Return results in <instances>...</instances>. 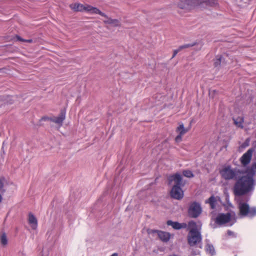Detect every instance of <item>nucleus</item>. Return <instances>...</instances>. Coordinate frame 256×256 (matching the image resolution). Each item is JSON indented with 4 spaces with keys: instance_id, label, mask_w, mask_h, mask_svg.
Instances as JSON below:
<instances>
[{
    "instance_id": "nucleus-9",
    "label": "nucleus",
    "mask_w": 256,
    "mask_h": 256,
    "mask_svg": "<svg viewBox=\"0 0 256 256\" xmlns=\"http://www.w3.org/2000/svg\"><path fill=\"white\" fill-rule=\"evenodd\" d=\"M148 234H156L159 238L163 242H168L170 238V233L161 230H151L149 231Z\"/></svg>"
},
{
    "instance_id": "nucleus-2",
    "label": "nucleus",
    "mask_w": 256,
    "mask_h": 256,
    "mask_svg": "<svg viewBox=\"0 0 256 256\" xmlns=\"http://www.w3.org/2000/svg\"><path fill=\"white\" fill-rule=\"evenodd\" d=\"M202 228L200 222L198 224L194 221L190 222L188 228L190 230L188 236V241L190 246H194L201 243L202 236L200 230Z\"/></svg>"
},
{
    "instance_id": "nucleus-24",
    "label": "nucleus",
    "mask_w": 256,
    "mask_h": 256,
    "mask_svg": "<svg viewBox=\"0 0 256 256\" xmlns=\"http://www.w3.org/2000/svg\"><path fill=\"white\" fill-rule=\"evenodd\" d=\"M192 46H193L192 44H184L182 46H179L178 48L177 49V52H178V51L181 50H182L184 48H189V47H190Z\"/></svg>"
},
{
    "instance_id": "nucleus-28",
    "label": "nucleus",
    "mask_w": 256,
    "mask_h": 256,
    "mask_svg": "<svg viewBox=\"0 0 256 256\" xmlns=\"http://www.w3.org/2000/svg\"><path fill=\"white\" fill-rule=\"evenodd\" d=\"M220 57L218 58L216 60V62H214L215 66H218L220 64Z\"/></svg>"
},
{
    "instance_id": "nucleus-13",
    "label": "nucleus",
    "mask_w": 256,
    "mask_h": 256,
    "mask_svg": "<svg viewBox=\"0 0 256 256\" xmlns=\"http://www.w3.org/2000/svg\"><path fill=\"white\" fill-rule=\"evenodd\" d=\"M66 118V112L62 110L58 116H53L50 118V120L56 124L60 127L62 126L64 120Z\"/></svg>"
},
{
    "instance_id": "nucleus-19",
    "label": "nucleus",
    "mask_w": 256,
    "mask_h": 256,
    "mask_svg": "<svg viewBox=\"0 0 256 256\" xmlns=\"http://www.w3.org/2000/svg\"><path fill=\"white\" fill-rule=\"evenodd\" d=\"M234 124L239 128H243L244 118L241 116L233 119Z\"/></svg>"
},
{
    "instance_id": "nucleus-8",
    "label": "nucleus",
    "mask_w": 256,
    "mask_h": 256,
    "mask_svg": "<svg viewBox=\"0 0 256 256\" xmlns=\"http://www.w3.org/2000/svg\"><path fill=\"white\" fill-rule=\"evenodd\" d=\"M202 212V208L200 204L194 202L192 203L188 209V214L192 218L198 217Z\"/></svg>"
},
{
    "instance_id": "nucleus-6",
    "label": "nucleus",
    "mask_w": 256,
    "mask_h": 256,
    "mask_svg": "<svg viewBox=\"0 0 256 256\" xmlns=\"http://www.w3.org/2000/svg\"><path fill=\"white\" fill-rule=\"evenodd\" d=\"M210 0H180L178 6L182 9L190 10L196 6L203 3H210Z\"/></svg>"
},
{
    "instance_id": "nucleus-7",
    "label": "nucleus",
    "mask_w": 256,
    "mask_h": 256,
    "mask_svg": "<svg viewBox=\"0 0 256 256\" xmlns=\"http://www.w3.org/2000/svg\"><path fill=\"white\" fill-rule=\"evenodd\" d=\"M168 186L170 189V197L176 199V174L170 175L168 178Z\"/></svg>"
},
{
    "instance_id": "nucleus-25",
    "label": "nucleus",
    "mask_w": 256,
    "mask_h": 256,
    "mask_svg": "<svg viewBox=\"0 0 256 256\" xmlns=\"http://www.w3.org/2000/svg\"><path fill=\"white\" fill-rule=\"evenodd\" d=\"M16 38L17 40L20 41H22V42H29V43H31L32 42V39L25 40V39H23V38H21L19 36H16Z\"/></svg>"
},
{
    "instance_id": "nucleus-1",
    "label": "nucleus",
    "mask_w": 256,
    "mask_h": 256,
    "mask_svg": "<svg viewBox=\"0 0 256 256\" xmlns=\"http://www.w3.org/2000/svg\"><path fill=\"white\" fill-rule=\"evenodd\" d=\"M256 172V162L252 165L250 174L242 176L236 182L234 188L236 195L237 196H242L252 188L254 185L252 176Z\"/></svg>"
},
{
    "instance_id": "nucleus-29",
    "label": "nucleus",
    "mask_w": 256,
    "mask_h": 256,
    "mask_svg": "<svg viewBox=\"0 0 256 256\" xmlns=\"http://www.w3.org/2000/svg\"><path fill=\"white\" fill-rule=\"evenodd\" d=\"M228 234L229 235V236H231L233 234V232H231V231H230L228 230Z\"/></svg>"
},
{
    "instance_id": "nucleus-18",
    "label": "nucleus",
    "mask_w": 256,
    "mask_h": 256,
    "mask_svg": "<svg viewBox=\"0 0 256 256\" xmlns=\"http://www.w3.org/2000/svg\"><path fill=\"white\" fill-rule=\"evenodd\" d=\"M206 203L209 204L211 208L214 209L216 204V199L214 196H212L206 200Z\"/></svg>"
},
{
    "instance_id": "nucleus-23",
    "label": "nucleus",
    "mask_w": 256,
    "mask_h": 256,
    "mask_svg": "<svg viewBox=\"0 0 256 256\" xmlns=\"http://www.w3.org/2000/svg\"><path fill=\"white\" fill-rule=\"evenodd\" d=\"M183 174L186 177L189 178H192L194 176V174L192 173V172L191 171L188 170H184L183 172Z\"/></svg>"
},
{
    "instance_id": "nucleus-17",
    "label": "nucleus",
    "mask_w": 256,
    "mask_h": 256,
    "mask_svg": "<svg viewBox=\"0 0 256 256\" xmlns=\"http://www.w3.org/2000/svg\"><path fill=\"white\" fill-rule=\"evenodd\" d=\"M105 24L116 27L120 26V22L117 19H112L110 18V19L105 22Z\"/></svg>"
},
{
    "instance_id": "nucleus-16",
    "label": "nucleus",
    "mask_w": 256,
    "mask_h": 256,
    "mask_svg": "<svg viewBox=\"0 0 256 256\" xmlns=\"http://www.w3.org/2000/svg\"><path fill=\"white\" fill-rule=\"evenodd\" d=\"M8 182L6 179L4 177H0V192L2 194H4L6 190V185Z\"/></svg>"
},
{
    "instance_id": "nucleus-14",
    "label": "nucleus",
    "mask_w": 256,
    "mask_h": 256,
    "mask_svg": "<svg viewBox=\"0 0 256 256\" xmlns=\"http://www.w3.org/2000/svg\"><path fill=\"white\" fill-rule=\"evenodd\" d=\"M253 150L252 149L248 150L244 153L240 158V162L244 166L248 164L251 160Z\"/></svg>"
},
{
    "instance_id": "nucleus-15",
    "label": "nucleus",
    "mask_w": 256,
    "mask_h": 256,
    "mask_svg": "<svg viewBox=\"0 0 256 256\" xmlns=\"http://www.w3.org/2000/svg\"><path fill=\"white\" fill-rule=\"evenodd\" d=\"M28 222L32 229H36L38 226V220L32 214H30L28 215Z\"/></svg>"
},
{
    "instance_id": "nucleus-30",
    "label": "nucleus",
    "mask_w": 256,
    "mask_h": 256,
    "mask_svg": "<svg viewBox=\"0 0 256 256\" xmlns=\"http://www.w3.org/2000/svg\"><path fill=\"white\" fill-rule=\"evenodd\" d=\"M200 254V252H194L193 254L196 255V254Z\"/></svg>"
},
{
    "instance_id": "nucleus-27",
    "label": "nucleus",
    "mask_w": 256,
    "mask_h": 256,
    "mask_svg": "<svg viewBox=\"0 0 256 256\" xmlns=\"http://www.w3.org/2000/svg\"><path fill=\"white\" fill-rule=\"evenodd\" d=\"M166 224L168 226H172L173 228L176 229V222H174L172 220H168Z\"/></svg>"
},
{
    "instance_id": "nucleus-4",
    "label": "nucleus",
    "mask_w": 256,
    "mask_h": 256,
    "mask_svg": "<svg viewBox=\"0 0 256 256\" xmlns=\"http://www.w3.org/2000/svg\"><path fill=\"white\" fill-rule=\"evenodd\" d=\"M236 215L234 212H230L226 214H220L216 218L215 222L218 224H228L232 226L236 222Z\"/></svg>"
},
{
    "instance_id": "nucleus-32",
    "label": "nucleus",
    "mask_w": 256,
    "mask_h": 256,
    "mask_svg": "<svg viewBox=\"0 0 256 256\" xmlns=\"http://www.w3.org/2000/svg\"><path fill=\"white\" fill-rule=\"evenodd\" d=\"M176 54V50H174V54H173V56H175V55Z\"/></svg>"
},
{
    "instance_id": "nucleus-3",
    "label": "nucleus",
    "mask_w": 256,
    "mask_h": 256,
    "mask_svg": "<svg viewBox=\"0 0 256 256\" xmlns=\"http://www.w3.org/2000/svg\"><path fill=\"white\" fill-rule=\"evenodd\" d=\"M238 208L239 210L238 216L240 218L246 216L253 217L256 216V208H250L248 204L242 202L241 200H238Z\"/></svg>"
},
{
    "instance_id": "nucleus-22",
    "label": "nucleus",
    "mask_w": 256,
    "mask_h": 256,
    "mask_svg": "<svg viewBox=\"0 0 256 256\" xmlns=\"http://www.w3.org/2000/svg\"><path fill=\"white\" fill-rule=\"evenodd\" d=\"M0 242H1L2 244H3L4 246L6 245L8 243L6 236L4 233L2 234L1 236Z\"/></svg>"
},
{
    "instance_id": "nucleus-31",
    "label": "nucleus",
    "mask_w": 256,
    "mask_h": 256,
    "mask_svg": "<svg viewBox=\"0 0 256 256\" xmlns=\"http://www.w3.org/2000/svg\"><path fill=\"white\" fill-rule=\"evenodd\" d=\"M111 256H118V255L116 253H114Z\"/></svg>"
},
{
    "instance_id": "nucleus-20",
    "label": "nucleus",
    "mask_w": 256,
    "mask_h": 256,
    "mask_svg": "<svg viewBox=\"0 0 256 256\" xmlns=\"http://www.w3.org/2000/svg\"><path fill=\"white\" fill-rule=\"evenodd\" d=\"M96 12H94L93 14H98L100 16L104 18L102 20L104 23L105 24V22L110 19V18L108 17L105 13L101 12L98 8H96Z\"/></svg>"
},
{
    "instance_id": "nucleus-10",
    "label": "nucleus",
    "mask_w": 256,
    "mask_h": 256,
    "mask_svg": "<svg viewBox=\"0 0 256 256\" xmlns=\"http://www.w3.org/2000/svg\"><path fill=\"white\" fill-rule=\"evenodd\" d=\"M190 129V126L184 127L182 123H180L177 126V142L182 140V136Z\"/></svg>"
},
{
    "instance_id": "nucleus-5",
    "label": "nucleus",
    "mask_w": 256,
    "mask_h": 256,
    "mask_svg": "<svg viewBox=\"0 0 256 256\" xmlns=\"http://www.w3.org/2000/svg\"><path fill=\"white\" fill-rule=\"evenodd\" d=\"M70 8L74 12H86L90 14L96 12V7L92 6L88 4H83L80 3H74L70 5Z\"/></svg>"
},
{
    "instance_id": "nucleus-26",
    "label": "nucleus",
    "mask_w": 256,
    "mask_h": 256,
    "mask_svg": "<svg viewBox=\"0 0 256 256\" xmlns=\"http://www.w3.org/2000/svg\"><path fill=\"white\" fill-rule=\"evenodd\" d=\"M186 226H187V225L185 223L180 224V223L177 222V230L186 228Z\"/></svg>"
},
{
    "instance_id": "nucleus-21",
    "label": "nucleus",
    "mask_w": 256,
    "mask_h": 256,
    "mask_svg": "<svg viewBox=\"0 0 256 256\" xmlns=\"http://www.w3.org/2000/svg\"><path fill=\"white\" fill-rule=\"evenodd\" d=\"M206 250L211 255H213L214 254V246L210 244H207L206 246Z\"/></svg>"
},
{
    "instance_id": "nucleus-11",
    "label": "nucleus",
    "mask_w": 256,
    "mask_h": 256,
    "mask_svg": "<svg viewBox=\"0 0 256 256\" xmlns=\"http://www.w3.org/2000/svg\"><path fill=\"white\" fill-rule=\"evenodd\" d=\"M222 176L226 180L233 178L235 175V172L230 166L224 168L221 171Z\"/></svg>"
},
{
    "instance_id": "nucleus-12",
    "label": "nucleus",
    "mask_w": 256,
    "mask_h": 256,
    "mask_svg": "<svg viewBox=\"0 0 256 256\" xmlns=\"http://www.w3.org/2000/svg\"><path fill=\"white\" fill-rule=\"evenodd\" d=\"M184 184L185 183L182 182V176L177 174V200H181L184 197V191L179 187V186H183Z\"/></svg>"
}]
</instances>
